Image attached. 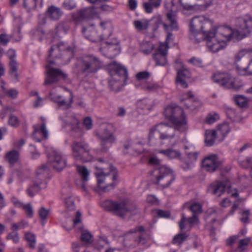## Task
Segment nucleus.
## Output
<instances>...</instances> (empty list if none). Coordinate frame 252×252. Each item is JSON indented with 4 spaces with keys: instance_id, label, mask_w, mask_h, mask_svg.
Segmentation results:
<instances>
[{
    "instance_id": "nucleus-1",
    "label": "nucleus",
    "mask_w": 252,
    "mask_h": 252,
    "mask_svg": "<svg viewBox=\"0 0 252 252\" xmlns=\"http://www.w3.org/2000/svg\"><path fill=\"white\" fill-rule=\"evenodd\" d=\"M164 115L173 124L161 123L150 129L149 143L150 145H163L167 143L169 146L175 145L179 139L176 130L181 132L188 128L187 121L182 108L178 106H168L164 110Z\"/></svg>"
},
{
    "instance_id": "nucleus-2",
    "label": "nucleus",
    "mask_w": 252,
    "mask_h": 252,
    "mask_svg": "<svg viewBox=\"0 0 252 252\" xmlns=\"http://www.w3.org/2000/svg\"><path fill=\"white\" fill-rule=\"evenodd\" d=\"M99 162L94 167V174L97 180V191L99 193L106 192L113 189L117 186L118 175L116 169L110 164L105 162L101 158L97 159Z\"/></svg>"
},
{
    "instance_id": "nucleus-3",
    "label": "nucleus",
    "mask_w": 252,
    "mask_h": 252,
    "mask_svg": "<svg viewBox=\"0 0 252 252\" xmlns=\"http://www.w3.org/2000/svg\"><path fill=\"white\" fill-rule=\"evenodd\" d=\"M160 160L156 157L150 158L149 163L156 165L151 172L153 183L158 188L164 189L169 187L174 181L176 175L173 171L165 165H160Z\"/></svg>"
},
{
    "instance_id": "nucleus-4",
    "label": "nucleus",
    "mask_w": 252,
    "mask_h": 252,
    "mask_svg": "<svg viewBox=\"0 0 252 252\" xmlns=\"http://www.w3.org/2000/svg\"><path fill=\"white\" fill-rule=\"evenodd\" d=\"M106 210L111 212L114 215L124 219L126 216H133L139 213L137 205L127 200L113 201L106 200L101 204Z\"/></svg>"
},
{
    "instance_id": "nucleus-5",
    "label": "nucleus",
    "mask_w": 252,
    "mask_h": 252,
    "mask_svg": "<svg viewBox=\"0 0 252 252\" xmlns=\"http://www.w3.org/2000/svg\"><path fill=\"white\" fill-rule=\"evenodd\" d=\"M108 71L111 76L109 81L111 89L116 92L120 91L127 79L126 69L116 62H113L109 64Z\"/></svg>"
},
{
    "instance_id": "nucleus-6",
    "label": "nucleus",
    "mask_w": 252,
    "mask_h": 252,
    "mask_svg": "<svg viewBox=\"0 0 252 252\" xmlns=\"http://www.w3.org/2000/svg\"><path fill=\"white\" fill-rule=\"evenodd\" d=\"M73 56V49L63 42H60L57 45L52 46L49 54L50 57L63 60V62L59 63L63 64L69 62Z\"/></svg>"
},
{
    "instance_id": "nucleus-7",
    "label": "nucleus",
    "mask_w": 252,
    "mask_h": 252,
    "mask_svg": "<svg viewBox=\"0 0 252 252\" xmlns=\"http://www.w3.org/2000/svg\"><path fill=\"white\" fill-rule=\"evenodd\" d=\"M102 62L96 57L88 55L84 57L80 64V70L86 76L95 73L102 66Z\"/></svg>"
},
{
    "instance_id": "nucleus-8",
    "label": "nucleus",
    "mask_w": 252,
    "mask_h": 252,
    "mask_svg": "<svg viewBox=\"0 0 252 252\" xmlns=\"http://www.w3.org/2000/svg\"><path fill=\"white\" fill-rule=\"evenodd\" d=\"M73 157L77 160L85 162L90 161L93 157L90 153L89 146L83 142L74 141L71 146Z\"/></svg>"
},
{
    "instance_id": "nucleus-9",
    "label": "nucleus",
    "mask_w": 252,
    "mask_h": 252,
    "mask_svg": "<svg viewBox=\"0 0 252 252\" xmlns=\"http://www.w3.org/2000/svg\"><path fill=\"white\" fill-rule=\"evenodd\" d=\"M55 63V62L51 60L46 65L47 74L44 82V85L46 86L57 83L61 79H66L67 77V75L62 70L52 66V65Z\"/></svg>"
},
{
    "instance_id": "nucleus-10",
    "label": "nucleus",
    "mask_w": 252,
    "mask_h": 252,
    "mask_svg": "<svg viewBox=\"0 0 252 252\" xmlns=\"http://www.w3.org/2000/svg\"><path fill=\"white\" fill-rule=\"evenodd\" d=\"M165 6L167 10L166 14L167 19L169 22V24H164V29L167 34L164 44L167 45L168 47V44L169 43L170 39L173 35L171 31H178L179 26L177 21L176 13L173 11L171 8L168 7L166 4H165Z\"/></svg>"
},
{
    "instance_id": "nucleus-11",
    "label": "nucleus",
    "mask_w": 252,
    "mask_h": 252,
    "mask_svg": "<svg viewBox=\"0 0 252 252\" xmlns=\"http://www.w3.org/2000/svg\"><path fill=\"white\" fill-rule=\"evenodd\" d=\"M214 82L226 89H237L235 78L230 74L224 72H216L212 76Z\"/></svg>"
},
{
    "instance_id": "nucleus-12",
    "label": "nucleus",
    "mask_w": 252,
    "mask_h": 252,
    "mask_svg": "<svg viewBox=\"0 0 252 252\" xmlns=\"http://www.w3.org/2000/svg\"><path fill=\"white\" fill-rule=\"evenodd\" d=\"M204 21V16H196L193 17L190 23L189 39L194 43L200 42L201 38L197 36L201 33L202 31V22Z\"/></svg>"
},
{
    "instance_id": "nucleus-13",
    "label": "nucleus",
    "mask_w": 252,
    "mask_h": 252,
    "mask_svg": "<svg viewBox=\"0 0 252 252\" xmlns=\"http://www.w3.org/2000/svg\"><path fill=\"white\" fill-rule=\"evenodd\" d=\"M96 135L101 140L102 151L103 152H106L116 141L115 136L107 126L102 128Z\"/></svg>"
},
{
    "instance_id": "nucleus-14",
    "label": "nucleus",
    "mask_w": 252,
    "mask_h": 252,
    "mask_svg": "<svg viewBox=\"0 0 252 252\" xmlns=\"http://www.w3.org/2000/svg\"><path fill=\"white\" fill-rule=\"evenodd\" d=\"M206 45L208 49L215 53L224 48L227 45L224 40H221L215 36V32H210L205 37Z\"/></svg>"
},
{
    "instance_id": "nucleus-15",
    "label": "nucleus",
    "mask_w": 252,
    "mask_h": 252,
    "mask_svg": "<svg viewBox=\"0 0 252 252\" xmlns=\"http://www.w3.org/2000/svg\"><path fill=\"white\" fill-rule=\"evenodd\" d=\"M252 29V18L249 17L247 19H243L239 27L236 30L233 31L232 37L241 40L250 33Z\"/></svg>"
},
{
    "instance_id": "nucleus-16",
    "label": "nucleus",
    "mask_w": 252,
    "mask_h": 252,
    "mask_svg": "<svg viewBox=\"0 0 252 252\" xmlns=\"http://www.w3.org/2000/svg\"><path fill=\"white\" fill-rule=\"evenodd\" d=\"M247 56L252 57V47L242 49L235 54L234 62L238 70H242L247 64Z\"/></svg>"
},
{
    "instance_id": "nucleus-17",
    "label": "nucleus",
    "mask_w": 252,
    "mask_h": 252,
    "mask_svg": "<svg viewBox=\"0 0 252 252\" xmlns=\"http://www.w3.org/2000/svg\"><path fill=\"white\" fill-rule=\"evenodd\" d=\"M95 9L94 6L86 7L72 13L71 17L76 23H79L87 19L92 18L96 15Z\"/></svg>"
},
{
    "instance_id": "nucleus-18",
    "label": "nucleus",
    "mask_w": 252,
    "mask_h": 252,
    "mask_svg": "<svg viewBox=\"0 0 252 252\" xmlns=\"http://www.w3.org/2000/svg\"><path fill=\"white\" fill-rule=\"evenodd\" d=\"M49 160L53 168L57 171H61L66 166V159L60 152L54 151Z\"/></svg>"
},
{
    "instance_id": "nucleus-19",
    "label": "nucleus",
    "mask_w": 252,
    "mask_h": 252,
    "mask_svg": "<svg viewBox=\"0 0 252 252\" xmlns=\"http://www.w3.org/2000/svg\"><path fill=\"white\" fill-rule=\"evenodd\" d=\"M202 163L203 168L209 172H213L216 171L221 164L218 156L214 154L205 158Z\"/></svg>"
},
{
    "instance_id": "nucleus-20",
    "label": "nucleus",
    "mask_w": 252,
    "mask_h": 252,
    "mask_svg": "<svg viewBox=\"0 0 252 252\" xmlns=\"http://www.w3.org/2000/svg\"><path fill=\"white\" fill-rule=\"evenodd\" d=\"M49 97L51 101L57 103L59 107H62L64 109L70 108L73 102V97L72 93L70 94L69 102L66 101L62 95L54 93L53 90L50 92Z\"/></svg>"
},
{
    "instance_id": "nucleus-21",
    "label": "nucleus",
    "mask_w": 252,
    "mask_h": 252,
    "mask_svg": "<svg viewBox=\"0 0 252 252\" xmlns=\"http://www.w3.org/2000/svg\"><path fill=\"white\" fill-rule=\"evenodd\" d=\"M167 49V45L164 43L160 44L155 53L153 55V58L157 65H164L166 64Z\"/></svg>"
},
{
    "instance_id": "nucleus-22",
    "label": "nucleus",
    "mask_w": 252,
    "mask_h": 252,
    "mask_svg": "<svg viewBox=\"0 0 252 252\" xmlns=\"http://www.w3.org/2000/svg\"><path fill=\"white\" fill-rule=\"evenodd\" d=\"M101 51L105 56L113 58L120 53V48L117 43L107 42L101 48Z\"/></svg>"
},
{
    "instance_id": "nucleus-23",
    "label": "nucleus",
    "mask_w": 252,
    "mask_h": 252,
    "mask_svg": "<svg viewBox=\"0 0 252 252\" xmlns=\"http://www.w3.org/2000/svg\"><path fill=\"white\" fill-rule=\"evenodd\" d=\"M34 131L32 133L33 139L36 142H40L43 139H46L48 136V130L46 128V123H41L33 126Z\"/></svg>"
},
{
    "instance_id": "nucleus-24",
    "label": "nucleus",
    "mask_w": 252,
    "mask_h": 252,
    "mask_svg": "<svg viewBox=\"0 0 252 252\" xmlns=\"http://www.w3.org/2000/svg\"><path fill=\"white\" fill-rule=\"evenodd\" d=\"M82 32L86 38L92 42H97L103 38L101 34H98L95 31L93 25L88 28L83 27Z\"/></svg>"
},
{
    "instance_id": "nucleus-25",
    "label": "nucleus",
    "mask_w": 252,
    "mask_h": 252,
    "mask_svg": "<svg viewBox=\"0 0 252 252\" xmlns=\"http://www.w3.org/2000/svg\"><path fill=\"white\" fill-rule=\"evenodd\" d=\"M232 34L233 30L227 26L219 27L217 30L215 29V36L221 40L225 41L226 43L230 40Z\"/></svg>"
},
{
    "instance_id": "nucleus-26",
    "label": "nucleus",
    "mask_w": 252,
    "mask_h": 252,
    "mask_svg": "<svg viewBox=\"0 0 252 252\" xmlns=\"http://www.w3.org/2000/svg\"><path fill=\"white\" fill-rule=\"evenodd\" d=\"M229 187L226 182L216 181L210 185V190L214 194L220 197L225 191L226 188Z\"/></svg>"
},
{
    "instance_id": "nucleus-27",
    "label": "nucleus",
    "mask_w": 252,
    "mask_h": 252,
    "mask_svg": "<svg viewBox=\"0 0 252 252\" xmlns=\"http://www.w3.org/2000/svg\"><path fill=\"white\" fill-rule=\"evenodd\" d=\"M189 71L184 67H183L177 72L176 83L183 88H187L188 87V85L186 82V79L189 78Z\"/></svg>"
},
{
    "instance_id": "nucleus-28",
    "label": "nucleus",
    "mask_w": 252,
    "mask_h": 252,
    "mask_svg": "<svg viewBox=\"0 0 252 252\" xmlns=\"http://www.w3.org/2000/svg\"><path fill=\"white\" fill-rule=\"evenodd\" d=\"M46 187L47 183L45 182H40L35 180L33 183L27 189L26 192L29 196L33 197L36 193Z\"/></svg>"
},
{
    "instance_id": "nucleus-29",
    "label": "nucleus",
    "mask_w": 252,
    "mask_h": 252,
    "mask_svg": "<svg viewBox=\"0 0 252 252\" xmlns=\"http://www.w3.org/2000/svg\"><path fill=\"white\" fill-rule=\"evenodd\" d=\"M63 14V11L59 7L54 5L49 6L46 12V16L53 21L59 20Z\"/></svg>"
},
{
    "instance_id": "nucleus-30",
    "label": "nucleus",
    "mask_w": 252,
    "mask_h": 252,
    "mask_svg": "<svg viewBox=\"0 0 252 252\" xmlns=\"http://www.w3.org/2000/svg\"><path fill=\"white\" fill-rule=\"evenodd\" d=\"M66 125L70 127L71 130L79 132V136L82 135V130L79 121L74 116H67L65 119Z\"/></svg>"
},
{
    "instance_id": "nucleus-31",
    "label": "nucleus",
    "mask_w": 252,
    "mask_h": 252,
    "mask_svg": "<svg viewBox=\"0 0 252 252\" xmlns=\"http://www.w3.org/2000/svg\"><path fill=\"white\" fill-rule=\"evenodd\" d=\"M49 174V170L48 167L45 165H42L36 170L35 180L47 183V178Z\"/></svg>"
},
{
    "instance_id": "nucleus-32",
    "label": "nucleus",
    "mask_w": 252,
    "mask_h": 252,
    "mask_svg": "<svg viewBox=\"0 0 252 252\" xmlns=\"http://www.w3.org/2000/svg\"><path fill=\"white\" fill-rule=\"evenodd\" d=\"M229 130L230 128L228 124L224 123L219 125L217 129L215 130L218 141L221 142L223 140Z\"/></svg>"
},
{
    "instance_id": "nucleus-33",
    "label": "nucleus",
    "mask_w": 252,
    "mask_h": 252,
    "mask_svg": "<svg viewBox=\"0 0 252 252\" xmlns=\"http://www.w3.org/2000/svg\"><path fill=\"white\" fill-rule=\"evenodd\" d=\"M202 31L201 33L206 35L210 32L215 33V29L213 27V21L204 16V21L202 22Z\"/></svg>"
},
{
    "instance_id": "nucleus-34",
    "label": "nucleus",
    "mask_w": 252,
    "mask_h": 252,
    "mask_svg": "<svg viewBox=\"0 0 252 252\" xmlns=\"http://www.w3.org/2000/svg\"><path fill=\"white\" fill-rule=\"evenodd\" d=\"M205 136L204 142L205 145L208 147L213 146L215 140L218 139L217 135L214 129L206 130L205 132Z\"/></svg>"
},
{
    "instance_id": "nucleus-35",
    "label": "nucleus",
    "mask_w": 252,
    "mask_h": 252,
    "mask_svg": "<svg viewBox=\"0 0 252 252\" xmlns=\"http://www.w3.org/2000/svg\"><path fill=\"white\" fill-rule=\"evenodd\" d=\"M137 108L142 110H150L153 107V102L152 100L145 98L139 100L136 103Z\"/></svg>"
},
{
    "instance_id": "nucleus-36",
    "label": "nucleus",
    "mask_w": 252,
    "mask_h": 252,
    "mask_svg": "<svg viewBox=\"0 0 252 252\" xmlns=\"http://www.w3.org/2000/svg\"><path fill=\"white\" fill-rule=\"evenodd\" d=\"M69 23L66 21H62L58 24L56 27V33L59 36L65 34L69 30Z\"/></svg>"
},
{
    "instance_id": "nucleus-37",
    "label": "nucleus",
    "mask_w": 252,
    "mask_h": 252,
    "mask_svg": "<svg viewBox=\"0 0 252 252\" xmlns=\"http://www.w3.org/2000/svg\"><path fill=\"white\" fill-rule=\"evenodd\" d=\"M161 2V0H149L143 3V7L147 13H151L154 8H158L160 5Z\"/></svg>"
},
{
    "instance_id": "nucleus-38",
    "label": "nucleus",
    "mask_w": 252,
    "mask_h": 252,
    "mask_svg": "<svg viewBox=\"0 0 252 252\" xmlns=\"http://www.w3.org/2000/svg\"><path fill=\"white\" fill-rule=\"evenodd\" d=\"M158 153L164 155L169 159L179 158L181 156V154L179 150L172 149L159 150Z\"/></svg>"
},
{
    "instance_id": "nucleus-39",
    "label": "nucleus",
    "mask_w": 252,
    "mask_h": 252,
    "mask_svg": "<svg viewBox=\"0 0 252 252\" xmlns=\"http://www.w3.org/2000/svg\"><path fill=\"white\" fill-rule=\"evenodd\" d=\"M9 74L11 77L16 82L18 81V63L16 60H12L9 63Z\"/></svg>"
},
{
    "instance_id": "nucleus-40",
    "label": "nucleus",
    "mask_w": 252,
    "mask_h": 252,
    "mask_svg": "<svg viewBox=\"0 0 252 252\" xmlns=\"http://www.w3.org/2000/svg\"><path fill=\"white\" fill-rule=\"evenodd\" d=\"M19 153L16 150L10 151L5 155V159L11 164H13L16 162L19 158Z\"/></svg>"
},
{
    "instance_id": "nucleus-41",
    "label": "nucleus",
    "mask_w": 252,
    "mask_h": 252,
    "mask_svg": "<svg viewBox=\"0 0 252 252\" xmlns=\"http://www.w3.org/2000/svg\"><path fill=\"white\" fill-rule=\"evenodd\" d=\"M133 25L137 30L141 31L148 29L149 25V21L146 19L135 20L133 22Z\"/></svg>"
},
{
    "instance_id": "nucleus-42",
    "label": "nucleus",
    "mask_w": 252,
    "mask_h": 252,
    "mask_svg": "<svg viewBox=\"0 0 252 252\" xmlns=\"http://www.w3.org/2000/svg\"><path fill=\"white\" fill-rule=\"evenodd\" d=\"M77 170L81 178L82 181L83 182L88 181L89 172L85 166L77 165Z\"/></svg>"
},
{
    "instance_id": "nucleus-43",
    "label": "nucleus",
    "mask_w": 252,
    "mask_h": 252,
    "mask_svg": "<svg viewBox=\"0 0 252 252\" xmlns=\"http://www.w3.org/2000/svg\"><path fill=\"white\" fill-rule=\"evenodd\" d=\"M50 210L44 207H41L38 210V215L40 219L41 225L44 226L46 222Z\"/></svg>"
},
{
    "instance_id": "nucleus-44",
    "label": "nucleus",
    "mask_w": 252,
    "mask_h": 252,
    "mask_svg": "<svg viewBox=\"0 0 252 252\" xmlns=\"http://www.w3.org/2000/svg\"><path fill=\"white\" fill-rule=\"evenodd\" d=\"M154 49V45L150 42L143 41L140 44V51L146 55H148Z\"/></svg>"
},
{
    "instance_id": "nucleus-45",
    "label": "nucleus",
    "mask_w": 252,
    "mask_h": 252,
    "mask_svg": "<svg viewBox=\"0 0 252 252\" xmlns=\"http://www.w3.org/2000/svg\"><path fill=\"white\" fill-rule=\"evenodd\" d=\"M188 235L185 233H181L176 235L172 241L173 244H177L179 246L182 245L183 243L187 239Z\"/></svg>"
},
{
    "instance_id": "nucleus-46",
    "label": "nucleus",
    "mask_w": 252,
    "mask_h": 252,
    "mask_svg": "<svg viewBox=\"0 0 252 252\" xmlns=\"http://www.w3.org/2000/svg\"><path fill=\"white\" fill-rule=\"evenodd\" d=\"M190 0H179V2L183 9L187 10H194L198 8V5L191 4L189 3Z\"/></svg>"
},
{
    "instance_id": "nucleus-47",
    "label": "nucleus",
    "mask_w": 252,
    "mask_h": 252,
    "mask_svg": "<svg viewBox=\"0 0 252 252\" xmlns=\"http://www.w3.org/2000/svg\"><path fill=\"white\" fill-rule=\"evenodd\" d=\"M26 240L29 244V247L34 249L35 247L36 239L34 234L30 232H26L25 234Z\"/></svg>"
},
{
    "instance_id": "nucleus-48",
    "label": "nucleus",
    "mask_w": 252,
    "mask_h": 252,
    "mask_svg": "<svg viewBox=\"0 0 252 252\" xmlns=\"http://www.w3.org/2000/svg\"><path fill=\"white\" fill-rule=\"evenodd\" d=\"M250 242V239L246 238L241 240L238 244V248L235 250V252H243L246 249Z\"/></svg>"
},
{
    "instance_id": "nucleus-49",
    "label": "nucleus",
    "mask_w": 252,
    "mask_h": 252,
    "mask_svg": "<svg viewBox=\"0 0 252 252\" xmlns=\"http://www.w3.org/2000/svg\"><path fill=\"white\" fill-rule=\"evenodd\" d=\"M28 226V222L26 220H22L18 223H14L12 224L11 229L13 231H17L19 229H24Z\"/></svg>"
},
{
    "instance_id": "nucleus-50",
    "label": "nucleus",
    "mask_w": 252,
    "mask_h": 252,
    "mask_svg": "<svg viewBox=\"0 0 252 252\" xmlns=\"http://www.w3.org/2000/svg\"><path fill=\"white\" fill-rule=\"evenodd\" d=\"M235 103L240 107H244L247 105V98L243 95H238L234 97Z\"/></svg>"
},
{
    "instance_id": "nucleus-51",
    "label": "nucleus",
    "mask_w": 252,
    "mask_h": 252,
    "mask_svg": "<svg viewBox=\"0 0 252 252\" xmlns=\"http://www.w3.org/2000/svg\"><path fill=\"white\" fill-rule=\"evenodd\" d=\"M189 210L193 214L197 215L202 212V205L198 203H193L189 206Z\"/></svg>"
},
{
    "instance_id": "nucleus-52",
    "label": "nucleus",
    "mask_w": 252,
    "mask_h": 252,
    "mask_svg": "<svg viewBox=\"0 0 252 252\" xmlns=\"http://www.w3.org/2000/svg\"><path fill=\"white\" fill-rule=\"evenodd\" d=\"M63 7L68 10H71L76 7V3L73 0H65L62 4Z\"/></svg>"
},
{
    "instance_id": "nucleus-53",
    "label": "nucleus",
    "mask_w": 252,
    "mask_h": 252,
    "mask_svg": "<svg viewBox=\"0 0 252 252\" xmlns=\"http://www.w3.org/2000/svg\"><path fill=\"white\" fill-rule=\"evenodd\" d=\"M21 208L25 211L27 217L31 218L33 217V210L31 204H23Z\"/></svg>"
},
{
    "instance_id": "nucleus-54",
    "label": "nucleus",
    "mask_w": 252,
    "mask_h": 252,
    "mask_svg": "<svg viewBox=\"0 0 252 252\" xmlns=\"http://www.w3.org/2000/svg\"><path fill=\"white\" fill-rule=\"evenodd\" d=\"M23 6L28 10L35 9L36 7V0H24Z\"/></svg>"
},
{
    "instance_id": "nucleus-55",
    "label": "nucleus",
    "mask_w": 252,
    "mask_h": 252,
    "mask_svg": "<svg viewBox=\"0 0 252 252\" xmlns=\"http://www.w3.org/2000/svg\"><path fill=\"white\" fill-rule=\"evenodd\" d=\"M92 235L88 232H83L81 235V241L86 244H90L93 242Z\"/></svg>"
},
{
    "instance_id": "nucleus-56",
    "label": "nucleus",
    "mask_w": 252,
    "mask_h": 252,
    "mask_svg": "<svg viewBox=\"0 0 252 252\" xmlns=\"http://www.w3.org/2000/svg\"><path fill=\"white\" fill-rule=\"evenodd\" d=\"M142 88L145 91L148 92H154L159 88V86L157 84L149 83L144 85Z\"/></svg>"
},
{
    "instance_id": "nucleus-57",
    "label": "nucleus",
    "mask_w": 252,
    "mask_h": 252,
    "mask_svg": "<svg viewBox=\"0 0 252 252\" xmlns=\"http://www.w3.org/2000/svg\"><path fill=\"white\" fill-rule=\"evenodd\" d=\"M7 240H11L13 243H18L19 241V234L16 231L8 233L6 236Z\"/></svg>"
},
{
    "instance_id": "nucleus-58",
    "label": "nucleus",
    "mask_w": 252,
    "mask_h": 252,
    "mask_svg": "<svg viewBox=\"0 0 252 252\" xmlns=\"http://www.w3.org/2000/svg\"><path fill=\"white\" fill-rule=\"evenodd\" d=\"M239 163L240 165L244 168H248L252 167V158H247L244 160H239Z\"/></svg>"
},
{
    "instance_id": "nucleus-59",
    "label": "nucleus",
    "mask_w": 252,
    "mask_h": 252,
    "mask_svg": "<svg viewBox=\"0 0 252 252\" xmlns=\"http://www.w3.org/2000/svg\"><path fill=\"white\" fill-rule=\"evenodd\" d=\"M153 20L154 21V23L155 24V27L153 28L154 31L157 30L160 26L162 25L164 27V24H166L163 22L160 15H158L156 17L154 18Z\"/></svg>"
},
{
    "instance_id": "nucleus-60",
    "label": "nucleus",
    "mask_w": 252,
    "mask_h": 252,
    "mask_svg": "<svg viewBox=\"0 0 252 252\" xmlns=\"http://www.w3.org/2000/svg\"><path fill=\"white\" fill-rule=\"evenodd\" d=\"M8 122L10 126L13 127H17L19 125L18 118L13 115L10 116Z\"/></svg>"
},
{
    "instance_id": "nucleus-61",
    "label": "nucleus",
    "mask_w": 252,
    "mask_h": 252,
    "mask_svg": "<svg viewBox=\"0 0 252 252\" xmlns=\"http://www.w3.org/2000/svg\"><path fill=\"white\" fill-rule=\"evenodd\" d=\"M150 76V73L146 71L138 72L136 75V79L139 81L148 79Z\"/></svg>"
},
{
    "instance_id": "nucleus-62",
    "label": "nucleus",
    "mask_w": 252,
    "mask_h": 252,
    "mask_svg": "<svg viewBox=\"0 0 252 252\" xmlns=\"http://www.w3.org/2000/svg\"><path fill=\"white\" fill-rule=\"evenodd\" d=\"M65 204L66 208L69 210H74L75 209V204L73 199L70 197L65 199Z\"/></svg>"
},
{
    "instance_id": "nucleus-63",
    "label": "nucleus",
    "mask_w": 252,
    "mask_h": 252,
    "mask_svg": "<svg viewBox=\"0 0 252 252\" xmlns=\"http://www.w3.org/2000/svg\"><path fill=\"white\" fill-rule=\"evenodd\" d=\"M250 213L249 210L244 211L241 218V220L242 222L245 223H248L249 222V217Z\"/></svg>"
},
{
    "instance_id": "nucleus-64",
    "label": "nucleus",
    "mask_w": 252,
    "mask_h": 252,
    "mask_svg": "<svg viewBox=\"0 0 252 252\" xmlns=\"http://www.w3.org/2000/svg\"><path fill=\"white\" fill-rule=\"evenodd\" d=\"M10 40V37L8 35L5 33L0 34V43L2 45H6Z\"/></svg>"
}]
</instances>
